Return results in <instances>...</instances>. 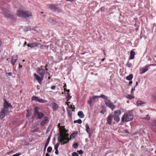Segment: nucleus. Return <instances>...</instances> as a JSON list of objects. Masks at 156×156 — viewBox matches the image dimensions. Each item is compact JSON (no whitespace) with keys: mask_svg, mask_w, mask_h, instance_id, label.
<instances>
[{"mask_svg":"<svg viewBox=\"0 0 156 156\" xmlns=\"http://www.w3.org/2000/svg\"><path fill=\"white\" fill-rule=\"evenodd\" d=\"M154 133H156V129L155 130V131H154Z\"/></svg>","mask_w":156,"mask_h":156,"instance_id":"nucleus-64","label":"nucleus"},{"mask_svg":"<svg viewBox=\"0 0 156 156\" xmlns=\"http://www.w3.org/2000/svg\"><path fill=\"white\" fill-rule=\"evenodd\" d=\"M6 75L8 74V76H12V73L9 72V73H6Z\"/></svg>","mask_w":156,"mask_h":156,"instance_id":"nucleus-44","label":"nucleus"},{"mask_svg":"<svg viewBox=\"0 0 156 156\" xmlns=\"http://www.w3.org/2000/svg\"><path fill=\"white\" fill-rule=\"evenodd\" d=\"M126 97L129 100H131L134 98V96L131 94H128L126 96Z\"/></svg>","mask_w":156,"mask_h":156,"instance_id":"nucleus-26","label":"nucleus"},{"mask_svg":"<svg viewBox=\"0 0 156 156\" xmlns=\"http://www.w3.org/2000/svg\"><path fill=\"white\" fill-rule=\"evenodd\" d=\"M3 105L4 107L6 109L8 108L9 107H11V105L8 103L6 101H5Z\"/></svg>","mask_w":156,"mask_h":156,"instance_id":"nucleus-17","label":"nucleus"},{"mask_svg":"<svg viewBox=\"0 0 156 156\" xmlns=\"http://www.w3.org/2000/svg\"><path fill=\"white\" fill-rule=\"evenodd\" d=\"M55 153L56 154H58L59 153H58V149L55 150Z\"/></svg>","mask_w":156,"mask_h":156,"instance_id":"nucleus-45","label":"nucleus"},{"mask_svg":"<svg viewBox=\"0 0 156 156\" xmlns=\"http://www.w3.org/2000/svg\"><path fill=\"white\" fill-rule=\"evenodd\" d=\"M13 153V150H11L7 153V154H11Z\"/></svg>","mask_w":156,"mask_h":156,"instance_id":"nucleus-41","label":"nucleus"},{"mask_svg":"<svg viewBox=\"0 0 156 156\" xmlns=\"http://www.w3.org/2000/svg\"><path fill=\"white\" fill-rule=\"evenodd\" d=\"M76 133L74 132H73L71 135V136H73V137H74L75 136Z\"/></svg>","mask_w":156,"mask_h":156,"instance_id":"nucleus-43","label":"nucleus"},{"mask_svg":"<svg viewBox=\"0 0 156 156\" xmlns=\"http://www.w3.org/2000/svg\"><path fill=\"white\" fill-rule=\"evenodd\" d=\"M59 145V144L58 143H57L55 145V147H54L55 149V150L58 149V147Z\"/></svg>","mask_w":156,"mask_h":156,"instance_id":"nucleus-33","label":"nucleus"},{"mask_svg":"<svg viewBox=\"0 0 156 156\" xmlns=\"http://www.w3.org/2000/svg\"><path fill=\"white\" fill-rule=\"evenodd\" d=\"M52 108L54 111H56L58 108V106L54 102L52 103Z\"/></svg>","mask_w":156,"mask_h":156,"instance_id":"nucleus-20","label":"nucleus"},{"mask_svg":"<svg viewBox=\"0 0 156 156\" xmlns=\"http://www.w3.org/2000/svg\"><path fill=\"white\" fill-rule=\"evenodd\" d=\"M101 113H102V114H104V112H103V111H101Z\"/></svg>","mask_w":156,"mask_h":156,"instance_id":"nucleus-60","label":"nucleus"},{"mask_svg":"<svg viewBox=\"0 0 156 156\" xmlns=\"http://www.w3.org/2000/svg\"><path fill=\"white\" fill-rule=\"evenodd\" d=\"M37 72L41 76L44 77L45 74V71L44 69L41 68H39L37 70Z\"/></svg>","mask_w":156,"mask_h":156,"instance_id":"nucleus-9","label":"nucleus"},{"mask_svg":"<svg viewBox=\"0 0 156 156\" xmlns=\"http://www.w3.org/2000/svg\"><path fill=\"white\" fill-rule=\"evenodd\" d=\"M69 117H70L71 116V114H69Z\"/></svg>","mask_w":156,"mask_h":156,"instance_id":"nucleus-63","label":"nucleus"},{"mask_svg":"<svg viewBox=\"0 0 156 156\" xmlns=\"http://www.w3.org/2000/svg\"><path fill=\"white\" fill-rule=\"evenodd\" d=\"M2 10L3 11V13L7 18H11V15L10 13L9 10H7L6 9L4 8H2Z\"/></svg>","mask_w":156,"mask_h":156,"instance_id":"nucleus-7","label":"nucleus"},{"mask_svg":"<svg viewBox=\"0 0 156 156\" xmlns=\"http://www.w3.org/2000/svg\"><path fill=\"white\" fill-rule=\"evenodd\" d=\"M50 138H51V135H50L48 137V138L47 139V140L45 143V145L46 146H48V145L49 144V142L50 141Z\"/></svg>","mask_w":156,"mask_h":156,"instance_id":"nucleus-27","label":"nucleus"},{"mask_svg":"<svg viewBox=\"0 0 156 156\" xmlns=\"http://www.w3.org/2000/svg\"><path fill=\"white\" fill-rule=\"evenodd\" d=\"M27 42H26V41L23 44V46L25 47L27 45Z\"/></svg>","mask_w":156,"mask_h":156,"instance_id":"nucleus-48","label":"nucleus"},{"mask_svg":"<svg viewBox=\"0 0 156 156\" xmlns=\"http://www.w3.org/2000/svg\"><path fill=\"white\" fill-rule=\"evenodd\" d=\"M129 85H131L133 83V81L131 80H129Z\"/></svg>","mask_w":156,"mask_h":156,"instance_id":"nucleus-47","label":"nucleus"},{"mask_svg":"<svg viewBox=\"0 0 156 156\" xmlns=\"http://www.w3.org/2000/svg\"><path fill=\"white\" fill-rule=\"evenodd\" d=\"M112 115H110L108 117L107 121L108 124L109 125H111L112 121Z\"/></svg>","mask_w":156,"mask_h":156,"instance_id":"nucleus-16","label":"nucleus"},{"mask_svg":"<svg viewBox=\"0 0 156 156\" xmlns=\"http://www.w3.org/2000/svg\"><path fill=\"white\" fill-rule=\"evenodd\" d=\"M5 115L2 112V111H1V112L0 113V119H3L4 117L5 116Z\"/></svg>","mask_w":156,"mask_h":156,"instance_id":"nucleus-30","label":"nucleus"},{"mask_svg":"<svg viewBox=\"0 0 156 156\" xmlns=\"http://www.w3.org/2000/svg\"><path fill=\"white\" fill-rule=\"evenodd\" d=\"M88 134H89V138H90V137H91V133L90 132V133H88Z\"/></svg>","mask_w":156,"mask_h":156,"instance_id":"nucleus-49","label":"nucleus"},{"mask_svg":"<svg viewBox=\"0 0 156 156\" xmlns=\"http://www.w3.org/2000/svg\"><path fill=\"white\" fill-rule=\"evenodd\" d=\"M77 152L79 153V154L81 155H82L83 153V151L82 150L77 151Z\"/></svg>","mask_w":156,"mask_h":156,"instance_id":"nucleus-37","label":"nucleus"},{"mask_svg":"<svg viewBox=\"0 0 156 156\" xmlns=\"http://www.w3.org/2000/svg\"><path fill=\"white\" fill-rule=\"evenodd\" d=\"M34 75L35 79L37 80L38 83L40 84L43 80V77L38 76V75L36 73H34Z\"/></svg>","mask_w":156,"mask_h":156,"instance_id":"nucleus-11","label":"nucleus"},{"mask_svg":"<svg viewBox=\"0 0 156 156\" xmlns=\"http://www.w3.org/2000/svg\"><path fill=\"white\" fill-rule=\"evenodd\" d=\"M65 89V90H66L67 91L68 93H69V90H66V89Z\"/></svg>","mask_w":156,"mask_h":156,"instance_id":"nucleus-56","label":"nucleus"},{"mask_svg":"<svg viewBox=\"0 0 156 156\" xmlns=\"http://www.w3.org/2000/svg\"><path fill=\"white\" fill-rule=\"evenodd\" d=\"M60 129L61 134L58 137V142H61V144L62 145L67 144L69 141V134L66 133L67 131L64 127Z\"/></svg>","mask_w":156,"mask_h":156,"instance_id":"nucleus-1","label":"nucleus"},{"mask_svg":"<svg viewBox=\"0 0 156 156\" xmlns=\"http://www.w3.org/2000/svg\"><path fill=\"white\" fill-rule=\"evenodd\" d=\"M32 100H35L37 101L43 103L45 102L44 101V99H39L36 96H34L32 97Z\"/></svg>","mask_w":156,"mask_h":156,"instance_id":"nucleus-12","label":"nucleus"},{"mask_svg":"<svg viewBox=\"0 0 156 156\" xmlns=\"http://www.w3.org/2000/svg\"><path fill=\"white\" fill-rule=\"evenodd\" d=\"M19 66L20 68H21L22 67V65H21L20 64L19 65Z\"/></svg>","mask_w":156,"mask_h":156,"instance_id":"nucleus-57","label":"nucleus"},{"mask_svg":"<svg viewBox=\"0 0 156 156\" xmlns=\"http://www.w3.org/2000/svg\"><path fill=\"white\" fill-rule=\"evenodd\" d=\"M73 147L74 148L76 149L78 147V145L77 144H74L73 145Z\"/></svg>","mask_w":156,"mask_h":156,"instance_id":"nucleus-36","label":"nucleus"},{"mask_svg":"<svg viewBox=\"0 0 156 156\" xmlns=\"http://www.w3.org/2000/svg\"><path fill=\"white\" fill-rule=\"evenodd\" d=\"M127 66L129 67H131L132 66V64L131 63L129 62H128L127 63Z\"/></svg>","mask_w":156,"mask_h":156,"instance_id":"nucleus-34","label":"nucleus"},{"mask_svg":"<svg viewBox=\"0 0 156 156\" xmlns=\"http://www.w3.org/2000/svg\"><path fill=\"white\" fill-rule=\"evenodd\" d=\"M78 115L80 118H83L84 117V115L83 114V112L79 111L77 113Z\"/></svg>","mask_w":156,"mask_h":156,"instance_id":"nucleus-24","label":"nucleus"},{"mask_svg":"<svg viewBox=\"0 0 156 156\" xmlns=\"http://www.w3.org/2000/svg\"><path fill=\"white\" fill-rule=\"evenodd\" d=\"M52 150V148L51 147L49 146L48 147L47 149V151L48 153H50Z\"/></svg>","mask_w":156,"mask_h":156,"instance_id":"nucleus-31","label":"nucleus"},{"mask_svg":"<svg viewBox=\"0 0 156 156\" xmlns=\"http://www.w3.org/2000/svg\"><path fill=\"white\" fill-rule=\"evenodd\" d=\"M151 126L153 127H156V120L154 121L151 124Z\"/></svg>","mask_w":156,"mask_h":156,"instance_id":"nucleus-32","label":"nucleus"},{"mask_svg":"<svg viewBox=\"0 0 156 156\" xmlns=\"http://www.w3.org/2000/svg\"><path fill=\"white\" fill-rule=\"evenodd\" d=\"M56 86H53L51 87V90H54L56 88Z\"/></svg>","mask_w":156,"mask_h":156,"instance_id":"nucleus-42","label":"nucleus"},{"mask_svg":"<svg viewBox=\"0 0 156 156\" xmlns=\"http://www.w3.org/2000/svg\"><path fill=\"white\" fill-rule=\"evenodd\" d=\"M46 156H50V155L48 153H47L46 154Z\"/></svg>","mask_w":156,"mask_h":156,"instance_id":"nucleus-54","label":"nucleus"},{"mask_svg":"<svg viewBox=\"0 0 156 156\" xmlns=\"http://www.w3.org/2000/svg\"><path fill=\"white\" fill-rule=\"evenodd\" d=\"M48 64H46L45 66V68H47V67L48 66Z\"/></svg>","mask_w":156,"mask_h":156,"instance_id":"nucleus-59","label":"nucleus"},{"mask_svg":"<svg viewBox=\"0 0 156 156\" xmlns=\"http://www.w3.org/2000/svg\"><path fill=\"white\" fill-rule=\"evenodd\" d=\"M68 94L69 95V96L68 97V99L67 100V101H68L71 98V96H70L69 94Z\"/></svg>","mask_w":156,"mask_h":156,"instance_id":"nucleus-46","label":"nucleus"},{"mask_svg":"<svg viewBox=\"0 0 156 156\" xmlns=\"http://www.w3.org/2000/svg\"><path fill=\"white\" fill-rule=\"evenodd\" d=\"M49 7L50 9L55 11L58 10V8L55 5L53 4H50L49 5Z\"/></svg>","mask_w":156,"mask_h":156,"instance_id":"nucleus-15","label":"nucleus"},{"mask_svg":"<svg viewBox=\"0 0 156 156\" xmlns=\"http://www.w3.org/2000/svg\"><path fill=\"white\" fill-rule=\"evenodd\" d=\"M141 119L143 120H150V117H149V115H146V117L142 118Z\"/></svg>","mask_w":156,"mask_h":156,"instance_id":"nucleus-29","label":"nucleus"},{"mask_svg":"<svg viewBox=\"0 0 156 156\" xmlns=\"http://www.w3.org/2000/svg\"><path fill=\"white\" fill-rule=\"evenodd\" d=\"M73 122L74 123H78L79 124H80L82 122V121L80 119H79L77 120H75Z\"/></svg>","mask_w":156,"mask_h":156,"instance_id":"nucleus-28","label":"nucleus"},{"mask_svg":"<svg viewBox=\"0 0 156 156\" xmlns=\"http://www.w3.org/2000/svg\"><path fill=\"white\" fill-rule=\"evenodd\" d=\"M151 65H149L148 66H146L142 68H140V74H142V73H143L145 72H147L148 70V67L150 66H151Z\"/></svg>","mask_w":156,"mask_h":156,"instance_id":"nucleus-10","label":"nucleus"},{"mask_svg":"<svg viewBox=\"0 0 156 156\" xmlns=\"http://www.w3.org/2000/svg\"><path fill=\"white\" fill-rule=\"evenodd\" d=\"M105 60V58H104L101 60L102 61H104Z\"/></svg>","mask_w":156,"mask_h":156,"instance_id":"nucleus-58","label":"nucleus"},{"mask_svg":"<svg viewBox=\"0 0 156 156\" xmlns=\"http://www.w3.org/2000/svg\"><path fill=\"white\" fill-rule=\"evenodd\" d=\"M47 146H46L45 145L44 149V150H46V147H47Z\"/></svg>","mask_w":156,"mask_h":156,"instance_id":"nucleus-52","label":"nucleus"},{"mask_svg":"<svg viewBox=\"0 0 156 156\" xmlns=\"http://www.w3.org/2000/svg\"><path fill=\"white\" fill-rule=\"evenodd\" d=\"M133 78V75L132 74H131L129 75L126 76V79L128 80H131Z\"/></svg>","mask_w":156,"mask_h":156,"instance_id":"nucleus-25","label":"nucleus"},{"mask_svg":"<svg viewBox=\"0 0 156 156\" xmlns=\"http://www.w3.org/2000/svg\"><path fill=\"white\" fill-rule=\"evenodd\" d=\"M30 115H29L28 114H27L26 115V117H30Z\"/></svg>","mask_w":156,"mask_h":156,"instance_id":"nucleus-53","label":"nucleus"},{"mask_svg":"<svg viewBox=\"0 0 156 156\" xmlns=\"http://www.w3.org/2000/svg\"><path fill=\"white\" fill-rule=\"evenodd\" d=\"M2 44V42L1 40H0V47L1 46Z\"/></svg>","mask_w":156,"mask_h":156,"instance_id":"nucleus-50","label":"nucleus"},{"mask_svg":"<svg viewBox=\"0 0 156 156\" xmlns=\"http://www.w3.org/2000/svg\"><path fill=\"white\" fill-rule=\"evenodd\" d=\"M1 111L6 116L9 114V110L7 109L3 108Z\"/></svg>","mask_w":156,"mask_h":156,"instance_id":"nucleus-21","label":"nucleus"},{"mask_svg":"<svg viewBox=\"0 0 156 156\" xmlns=\"http://www.w3.org/2000/svg\"><path fill=\"white\" fill-rule=\"evenodd\" d=\"M135 86L133 88L131 89V94H133V91L135 90Z\"/></svg>","mask_w":156,"mask_h":156,"instance_id":"nucleus-40","label":"nucleus"},{"mask_svg":"<svg viewBox=\"0 0 156 156\" xmlns=\"http://www.w3.org/2000/svg\"><path fill=\"white\" fill-rule=\"evenodd\" d=\"M48 119V118L47 117H45L44 118V119L41 123V125L42 126H43L47 122Z\"/></svg>","mask_w":156,"mask_h":156,"instance_id":"nucleus-18","label":"nucleus"},{"mask_svg":"<svg viewBox=\"0 0 156 156\" xmlns=\"http://www.w3.org/2000/svg\"><path fill=\"white\" fill-rule=\"evenodd\" d=\"M72 156H79V155L76 152H74L72 154Z\"/></svg>","mask_w":156,"mask_h":156,"instance_id":"nucleus-35","label":"nucleus"},{"mask_svg":"<svg viewBox=\"0 0 156 156\" xmlns=\"http://www.w3.org/2000/svg\"><path fill=\"white\" fill-rule=\"evenodd\" d=\"M21 153H16L15 154H14L13 155H12V156H19L20 155H21Z\"/></svg>","mask_w":156,"mask_h":156,"instance_id":"nucleus-38","label":"nucleus"},{"mask_svg":"<svg viewBox=\"0 0 156 156\" xmlns=\"http://www.w3.org/2000/svg\"><path fill=\"white\" fill-rule=\"evenodd\" d=\"M121 112L119 110L115 111L112 115V118L114 119L116 122H118L120 120V118L119 116L121 114Z\"/></svg>","mask_w":156,"mask_h":156,"instance_id":"nucleus-6","label":"nucleus"},{"mask_svg":"<svg viewBox=\"0 0 156 156\" xmlns=\"http://www.w3.org/2000/svg\"><path fill=\"white\" fill-rule=\"evenodd\" d=\"M86 131L87 133H90V129L88 124L85 125Z\"/></svg>","mask_w":156,"mask_h":156,"instance_id":"nucleus-23","label":"nucleus"},{"mask_svg":"<svg viewBox=\"0 0 156 156\" xmlns=\"http://www.w3.org/2000/svg\"><path fill=\"white\" fill-rule=\"evenodd\" d=\"M17 16L20 17L26 18L30 16H31L32 13L30 11H23L21 10L17 11L16 12Z\"/></svg>","mask_w":156,"mask_h":156,"instance_id":"nucleus-3","label":"nucleus"},{"mask_svg":"<svg viewBox=\"0 0 156 156\" xmlns=\"http://www.w3.org/2000/svg\"><path fill=\"white\" fill-rule=\"evenodd\" d=\"M45 68V70H48V69L47 68Z\"/></svg>","mask_w":156,"mask_h":156,"instance_id":"nucleus-62","label":"nucleus"},{"mask_svg":"<svg viewBox=\"0 0 156 156\" xmlns=\"http://www.w3.org/2000/svg\"><path fill=\"white\" fill-rule=\"evenodd\" d=\"M39 108L35 107L34 108V116L39 119H40L43 118L44 116V115L42 113L39 112L38 111Z\"/></svg>","mask_w":156,"mask_h":156,"instance_id":"nucleus-5","label":"nucleus"},{"mask_svg":"<svg viewBox=\"0 0 156 156\" xmlns=\"http://www.w3.org/2000/svg\"><path fill=\"white\" fill-rule=\"evenodd\" d=\"M146 103L141 101H137V105L138 106H143L145 105Z\"/></svg>","mask_w":156,"mask_h":156,"instance_id":"nucleus-19","label":"nucleus"},{"mask_svg":"<svg viewBox=\"0 0 156 156\" xmlns=\"http://www.w3.org/2000/svg\"><path fill=\"white\" fill-rule=\"evenodd\" d=\"M135 55V53L134 51H131L130 52V55L129 56V58L130 59H133L134 58V55Z\"/></svg>","mask_w":156,"mask_h":156,"instance_id":"nucleus-22","label":"nucleus"},{"mask_svg":"<svg viewBox=\"0 0 156 156\" xmlns=\"http://www.w3.org/2000/svg\"><path fill=\"white\" fill-rule=\"evenodd\" d=\"M133 118V114L131 112L124 114L122 117V121L128 122L131 121Z\"/></svg>","mask_w":156,"mask_h":156,"instance_id":"nucleus-4","label":"nucleus"},{"mask_svg":"<svg viewBox=\"0 0 156 156\" xmlns=\"http://www.w3.org/2000/svg\"><path fill=\"white\" fill-rule=\"evenodd\" d=\"M138 82H136V85L135 87L138 85Z\"/></svg>","mask_w":156,"mask_h":156,"instance_id":"nucleus-51","label":"nucleus"},{"mask_svg":"<svg viewBox=\"0 0 156 156\" xmlns=\"http://www.w3.org/2000/svg\"><path fill=\"white\" fill-rule=\"evenodd\" d=\"M66 87V84H65V85L64 86V87Z\"/></svg>","mask_w":156,"mask_h":156,"instance_id":"nucleus-61","label":"nucleus"},{"mask_svg":"<svg viewBox=\"0 0 156 156\" xmlns=\"http://www.w3.org/2000/svg\"><path fill=\"white\" fill-rule=\"evenodd\" d=\"M40 44L37 43H32L27 44L28 47L32 48L37 46Z\"/></svg>","mask_w":156,"mask_h":156,"instance_id":"nucleus-14","label":"nucleus"},{"mask_svg":"<svg viewBox=\"0 0 156 156\" xmlns=\"http://www.w3.org/2000/svg\"><path fill=\"white\" fill-rule=\"evenodd\" d=\"M101 98L104 99V102L106 106L112 110L115 107V105L109 99L108 97L104 94H101Z\"/></svg>","mask_w":156,"mask_h":156,"instance_id":"nucleus-2","label":"nucleus"},{"mask_svg":"<svg viewBox=\"0 0 156 156\" xmlns=\"http://www.w3.org/2000/svg\"><path fill=\"white\" fill-rule=\"evenodd\" d=\"M101 95L100 96H94L93 97H90L88 101V103L90 106H91L92 103L94 101L95 99L96 98H101Z\"/></svg>","mask_w":156,"mask_h":156,"instance_id":"nucleus-8","label":"nucleus"},{"mask_svg":"<svg viewBox=\"0 0 156 156\" xmlns=\"http://www.w3.org/2000/svg\"><path fill=\"white\" fill-rule=\"evenodd\" d=\"M17 60V55H14L12 56L11 62L13 66H14Z\"/></svg>","mask_w":156,"mask_h":156,"instance_id":"nucleus-13","label":"nucleus"},{"mask_svg":"<svg viewBox=\"0 0 156 156\" xmlns=\"http://www.w3.org/2000/svg\"><path fill=\"white\" fill-rule=\"evenodd\" d=\"M49 127H48V129H47V133H48L49 131V130H48V129L49 128Z\"/></svg>","mask_w":156,"mask_h":156,"instance_id":"nucleus-55","label":"nucleus"},{"mask_svg":"<svg viewBox=\"0 0 156 156\" xmlns=\"http://www.w3.org/2000/svg\"><path fill=\"white\" fill-rule=\"evenodd\" d=\"M39 129L38 128H36L32 131V132L35 133L36 132H37L38 131Z\"/></svg>","mask_w":156,"mask_h":156,"instance_id":"nucleus-39","label":"nucleus"}]
</instances>
